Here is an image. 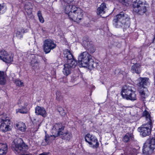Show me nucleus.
<instances>
[{"label": "nucleus", "mask_w": 155, "mask_h": 155, "mask_svg": "<svg viewBox=\"0 0 155 155\" xmlns=\"http://www.w3.org/2000/svg\"><path fill=\"white\" fill-rule=\"evenodd\" d=\"M129 20L130 18L128 15L124 12H121L114 17L113 24L116 28L123 27L126 28L129 26Z\"/></svg>", "instance_id": "nucleus-1"}, {"label": "nucleus", "mask_w": 155, "mask_h": 155, "mask_svg": "<svg viewBox=\"0 0 155 155\" xmlns=\"http://www.w3.org/2000/svg\"><path fill=\"white\" fill-rule=\"evenodd\" d=\"M64 126L61 124H56L52 129V133L55 137L62 135V139L69 140L71 138V134L69 132L64 133Z\"/></svg>", "instance_id": "nucleus-2"}, {"label": "nucleus", "mask_w": 155, "mask_h": 155, "mask_svg": "<svg viewBox=\"0 0 155 155\" xmlns=\"http://www.w3.org/2000/svg\"><path fill=\"white\" fill-rule=\"evenodd\" d=\"M148 5L143 0H136L133 4V10L134 12L139 15L143 14L147 11Z\"/></svg>", "instance_id": "nucleus-3"}, {"label": "nucleus", "mask_w": 155, "mask_h": 155, "mask_svg": "<svg viewBox=\"0 0 155 155\" xmlns=\"http://www.w3.org/2000/svg\"><path fill=\"white\" fill-rule=\"evenodd\" d=\"M131 87L128 85L124 86L121 94L122 97L127 100L134 101L136 99V95Z\"/></svg>", "instance_id": "nucleus-4"}, {"label": "nucleus", "mask_w": 155, "mask_h": 155, "mask_svg": "<svg viewBox=\"0 0 155 155\" xmlns=\"http://www.w3.org/2000/svg\"><path fill=\"white\" fill-rule=\"evenodd\" d=\"M155 148V138L153 137L148 139L144 143L143 149V153L145 155L152 153Z\"/></svg>", "instance_id": "nucleus-5"}, {"label": "nucleus", "mask_w": 155, "mask_h": 155, "mask_svg": "<svg viewBox=\"0 0 155 155\" xmlns=\"http://www.w3.org/2000/svg\"><path fill=\"white\" fill-rule=\"evenodd\" d=\"M10 120L9 118L4 115L0 116V130L5 132L10 130Z\"/></svg>", "instance_id": "nucleus-6"}, {"label": "nucleus", "mask_w": 155, "mask_h": 155, "mask_svg": "<svg viewBox=\"0 0 155 155\" xmlns=\"http://www.w3.org/2000/svg\"><path fill=\"white\" fill-rule=\"evenodd\" d=\"M56 47V44L51 39H47L43 42V48L46 54L49 53L51 50L55 48Z\"/></svg>", "instance_id": "nucleus-7"}, {"label": "nucleus", "mask_w": 155, "mask_h": 155, "mask_svg": "<svg viewBox=\"0 0 155 155\" xmlns=\"http://www.w3.org/2000/svg\"><path fill=\"white\" fill-rule=\"evenodd\" d=\"M92 58L91 56L87 52L85 51L82 53L79 57L78 64L80 67L87 65L86 63Z\"/></svg>", "instance_id": "nucleus-8"}, {"label": "nucleus", "mask_w": 155, "mask_h": 155, "mask_svg": "<svg viewBox=\"0 0 155 155\" xmlns=\"http://www.w3.org/2000/svg\"><path fill=\"white\" fill-rule=\"evenodd\" d=\"M146 124L143 125L138 129L140 134L143 137H145L151 134V130L152 128V123H147Z\"/></svg>", "instance_id": "nucleus-9"}, {"label": "nucleus", "mask_w": 155, "mask_h": 155, "mask_svg": "<svg viewBox=\"0 0 155 155\" xmlns=\"http://www.w3.org/2000/svg\"><path fill=\"white\" fill-rule=\"evenodd\" d=\"M64 57L67 59L66 63L69 65L71 68H74L77 64V62L73 59V56L70 51L68 49L65 50L64 52Z\"/></svg>", "instance_id": "nucleus-10"}, {"label": "nucleus", "mask_w": 155, "mask_h": 155, "mask_svg": "<svg viewBox=\"0 0 155 155\" xmlns=\"http://www.w3.org/2000/svg\"><path fill=\"white\" fill-rule=\"evenodd\" d=\"M85 140L89 144L93 145L94 147L97 148L99 145L98 140L96 137L89 134L86 135Z\"/></svg>", "instance_id": "nucleus-11"}, {"label": "nucleus", "mask_w": 155, "mask_h": 155, "mask_svg": "<svg viewBox=\"0 0 155 155\" xmlns=\"http://www.w3.org/2000/svg\"><path fill=\"white\" fill-rule=\"evenodd\" d=\"M13 58L12 55L8 54L4 50L0 51V59L7 63H11L13 61Z\"/></svg>", "instance_id": "nucleus-12"}, {"label": "nucleus", "mask_w": 155, "mask_h": 155, "mask_svg": "<svg viewBox=\"0 0 155 155\" xmlns=\"http://www.w3.org/2000/svg\"><path fill=\"white\" fill-rule=\"evenodd\" d=\"M138 88H146V86L150 84L149 79L147 78H140L137 80Z\"/></svg>", "instance_id": "nucleus-13"}, {"label": "nucleus", "mask_w": 155, "mask_h": 155, "mask_svg": "<svg viewBox=\"0 0 155 155\" xmlns=\"http://www.w3.org/2000/svg\"><path fill=\"white\" fill-rule=\"evenodd\" d=\"M78 8L75 5H73L71 7V12H70L69 17L70 19L75 21L78 18Z\"/></svg>", "instance_id": "nucleus-14"}, {"label": "nucleus", "mask_w": 155, "mask_h": 155, "mask_svg": "<svg viewBox=\"0 0 155 155\" xmlns=\"http://www.w3.org/2000/svg\"><path fill=\"white\" fill-rule=\"evenodd\" d=\"M35 113L38 115H41L45 117L47 116V113L45 109L43 107L37 106L35 108Z\"/></svg>", "instance_id": "nucleus-15"}, {"label": "nucleus", "mask_w": 155, "mask_h": 155, "mask_svg": "<svg viewBox=\"0 0 155 155\" xmlns=\"http://www.w3.org/2000/svg\"><path fill=\"white\" fill-rule=\"evenodd\" d=\"M138 91L142 99H145L149 94V92L146 88H138Z\"/></svg>", "instance_id": "nucleus-16"}, {"label": "nucleus", "mask_w": 155, "mask_h": 155, "mask_svg": "<svg viewBox=\"0 0 155 155\" xmlns=\"http://www.w3.org/2000/svg\"><path fill=\"white\" fill-rule=\"evenodd\" d=\"M141 65L139 63H136L133 65L131 68V71L133 73L140 74L141 72Z\"/></svg>", "instance_id": "nucleus-17"}, {"label": "nucleus", "mask_w": 155, "mask_h": 155, "mask_svg": "<svg viewBox=\"0 0 155 155\" xmlns=\"http://www.w3.org/2000/svg\"><path fill=\"white\" fill-rule=\"evenodd\" d=\"M24 147V145L23 144H16L15 142L12 143V147L15 151V153H19L22 150Z\"/></svg>", "instance_id": "nucleus-18"}, {"label": "nucleus", "mask_w": 155, "mask_h": 155, "mask_svg": "<svg viewBox=\"0 0 155 155\" xmlns=\"http://www.w3.org/2000/svg\"><path fill=\"white\" fill-rule=\"evenodd\" d=\"M16 129L21 132H25L26 129V126L24 123L20 122L15 124Z\"/></svg>", "instance_id": "nucleus-19"}, {"label": "nucleus", "mask_w": 155, "mask_h": 155, "mask_svg": "<svg viewBox=\"0 0 155 155\" xmlns=\"http://www.w3.org/2000/svg\"><path fill=\"white\" fill-rule=\"evenodd\" d=\"M107 8L106 5L105 3L101 4L100 7L97 9V13L98 15H101L105 13V10Z\"/></svg>", "instance_id": "nucleus-20"}, {"label": "nucleus", "mask_w": 155, "mask_h": 155, "mask_svg": "<svg viewBox=\"0 0 155 155\" xmlns=\"http://www.w3.org/2000/svg\"><path fill=\"white\" fill-rule=\"evenodd\" d=\"M20 104H21V103L19 101L18 103V104L19 105V107H21V108L16 110V113H19L22 114L27 113L28 112L27 108L25 107H24V106L21 104L20 105Z\"/></svg>", "instance_id": "nucleus-21"}, {"label": "nucleus", "mask_w": 155, "mask_h": 155, "mask_svg": "<svg viewBox=\"0 0 155 155\" xmlns=\"http://www.w3.org/2000/svg\"><path fill=\"white\" fill-rule=\"evenodd\" d=\"M8 150L7 145L5 143H0V155H5Z\"/></svg>", "instance_id": "nucleus-22"}, {"label": "nucleus", "mask_w": 155, "mask_h": 155, "mask_svg": "<svg viewBox=\"0 0 155 155\" xmlns=\"http://www.w3.org/2000/svg\"><path fill=\"white\" fill-rule=\"evenodd\" d=\"M86 64L87 65H84L83 67H86L90 69L94 68L96 65V63L94 62L92 58L88 62L86 63Z\"/></svg>", "instance_id": "nucleus-23"}, {"label": "nucleus", "mask_w": 155, "mask_h": 155, "mask_svg": "<svg viewBox=\"0 0 155 155\" xmlns=\"http://www.w3.org/2000/svg\"><path fill=\"white\" fill-rule=\"evenodd\" d=\"M64 66L63 72L64 75L68 76L71 73V68L67 64H64Z\"/></svg>", "instance_id": "nucleus-24"}, {"label": "nucleus", "mask_w": 155, "mask_h": 155, "mask_svg": "<svg viewBox=\"0 0 155 155\" xmlns=\"http://www.w3.org/2000/svg\"><path fill=\"white\" fill-rule=\"evenodd\" d=\"M6 76L5 72L2 71H0V84L4 85L6 82Z\"/></svg>", "instance_id": "nucleus-25"}, {"label": "nucleus", "mask_w": 155, "mask_h": 155, "mask_svg": "<svg viewBox=\"0 0 155 155\" xmlns=\"http://www.w3.org/2000/svg\"><path fill=\"white\" fill-rule=\"evenodd\" d=\"M143 117H145L146 120L147 121V123H152V121L151 120L150 114L149 112L146 110H144L143 113Z\"/></svg>", "instance_id": "nucleus-26"}, {"label": "nucleus", "mask_w": 155, "mask_h": 155, "mask_svg": "<svg viewBox=\"0 0 155 155\" xmlns=\"http://www.w3.org/2000/svg\"><path fill=\"white\" fill-rule=\"evenodd\" d=\"M25 8L26 11L29 14L32 13L31 10L33 8V6L31 3L27 2L25 4Z\"/></svg>", "instance_id": "nucleus-27"}, {"label": "nucleus", "mask_w": 155, "mask_h": 155, "mask_svg": "<svg viewBox=\"0 0 155 155\" xmlns=\"http://www.w3.org/2000/svg\"><path fill=\"white\" fill-rule=\"evenodd\" d=\"M25 32V31L23 28H19L16 33V36L18 38L20 39L23 37V34Z\"/></svg>", "instance_id": "nucleus-28"}, {"label": "nucleus", "mask_w": 155, "mask_h": 155, "mask_svg": "<svg viewBox=\"0 0 155 155\" xmlns=\"http://www.w3.org/2000/svg\"><path fill=\"white\" fill-rule=\"evenodd\" d=\"M83 45L87 49L92 46V42L90 41L88 39L84 38L82 42Z\"/></svg>", "instance_id": "nucleus-29"}, {"label": "nucleus", "mask_w": 155, "mask_h": 155, "mask_svg": "<svg viewBox=\"0 0 155 155\" xmlns=\"http://www.w3.org/2000/svg\"><path fill=\"white\" fill-rule=\"evenodd\" d=\"M40 61L37 56L33 55L32 57V59L30 63L31 65H33L34 64L40 63Z\"/></svg>", "instance_id": "nucleus-30"}, {"label": "nucleus", "mask_w": 155, "mask_h": 155, "mask_svg": "<svg viewBox=\"0 0 155 155\" xmlns=\"http://www.w3.org/2000/svg\"><path fill=\"white\" fill-rule=\"evenodd\" d=\"M37 15L40 22L41 23H43L45 21V20L44 18L42 16V14L41 11L39 10L38 11Z\"/></svg>", "instance_id": "nucleus-31"}, {"label": "nucleus", "mask_w": 155, "mask_h": 155, "mask_svg": "<svg viewBox=\"0 0 155 155\" xmlns=\"http://www.w3.org/2000/svg\"><path fill=\"white\" fill-rule=\"evenodd\" d=\"M118 1L123 5L128 6L130 4V0H118Z\"/></svg>", "instance_id": "nucleus-32"}, {"label": "nucleus", "mask_w": 155, "mask_h": 155, "mask_svg": "<svg viewBox=\"0 0 155 155\" xmlns=\"http://www.w3.org/2000/svg\"><path fill=\"white\" fill-rule=\"evenodd\" d=\"M131 137V134L127 133L124 137L123 140L125 142H128L130 140V138Z\"/></svg>", "instance_id": "nucleus-33"}, {"label": "nucleus", "mask_w": 155, "mask_h": 155, "mask_svg": "<svg viewBox=\"0 0 155 155\" xmlns=\"http://www.w3.org/2000/svg\"><path fill=\"white\" fill-rule=\"evenodd\" d=\"M6 10V7L3 4H0V14H3Z\"/></svg>", "instance_id": "nucleus-34"}, {"label": "nucleus", "mask_w": 155, "mask_h": 155, "mask_svg": "<svg viewBox=\"0 0 155 155\" xmlns=\"http://www.w3.org/2000/svg\"><path fill=\"white\" fill-rule=\"evenodd\" d=\"M56 95L57 98L59 101H61L63 99V96L60 91H57L56 93Z\"/></svg>", "instance_id": "nucleus-35"}, {"label": "nucleus", "mask_w": 155, "mask_h": 155, "mask_svg": "<svg viewBox=\"0 0 155 155\" xmlns=\"http://www.w3.org/2000/svg\"><path fill=\"white\" fill-rule=\"evenodd\" d=\"M84 14L83 11L81 8H78V16L79 15L80 17H78V19L81 20L83 18Z\"/></svg>", "instance_id": "nucleus-36"}, {"label": "nucleus", "mask_w": 155, "mask_h": 155, "mask_svg": "<svg viewBox=\"0 0 155 155\" xmlns=\"http://www.w3.org/2000/svg\"><path fill=\"white\" fill-rule=\"evenodd\" d=\"M71 5L68 4L65 8V12L66 14H68L69 16L70 15L69 13L71 12Z\"/></svg>", "instance_id": "nucleus-37"}, {"label": "nucleus", "mask_w": 155, "mask_h": 155, "mask_svg": "<svg viewBox=\"0 0 155 155\" xmlns=\"http://www.w3.org/2000/svg\"><path fill=\"white\" fill-rule=\"evenodd\" d=\"M32 68L35 71L39 70L40 68V63H37V64H34L33 65H31Z\"/></svg>", "instance_id": "nucleus-38"}, {"label": "nucleus", "mask_w": 155, "mask_h": 155, "mask_svg": "<svg viewBox=\"0 0 155 155\" xmlns=\"http://www.w3.org/2000/svg\"><path fill=\"white\" fill-rule=\"evenodd\" d=\"M15 84L17 85L18 86L22 87L24 86V83L23 82H22L21 81L19 80H16L15 81Z\"/></svg>", "instance_id": "nucleus-39"}, {"label": "nucleus", "mask_w": 155, "mask_h": 155, "mask_svg": "<svg viewBox=\"0 0 155 155\" xmlns=\"http://www.w3.org/2000/svg\"><path fill=\"white\" fill-rule=\"evenodd\" d=\"M58 110L61 116H64L65 114L66 113L65 112L64 110L62 107H59L58 109Z\"/></svg>", "instance_id": "nucleus-40"}, {"label": "nucleus", "mask_w": 155, "mask_h": 155, "mask_svg": "<svg viewBox=\"0 0 155 155\" xmlns=\"http://www.w3.org/2000/svg\"><path fill=\"white\" fill-rule=\"evenodd\" d=\"M132 150V149L130 148L127 152L126 151L124 154L122 153L121 155H132L134 153V152H132L131 151Z\"/></svg>", "instance_id": "nucleus-41"}, {"label": "nucleus", "mask_w": 155, "mask_h": 155, "mask_svg": "<svg viewBox=\"0 0 155 155\" xmlns=\"http://www.w3.org/2000/svg\"><path fill=\"white\" fill-rule=\"evenodd\" d=\"M49 137L48 136H47V135L46 134L45 136V144H44V142H43V144H42L43 145H46L48 144V143H49Z\"/></svg>", "instance_id": "nucleus-42"}, {"label": "nucleus", "mask_w": 155, "mask_h": 155, "mask_svg": "<svg viewBox=\"0 0 155 155\" xmlns=\"http://www.w3.org/2000/svg\"><path fill=\"white\" fill-rule=\"evenodd\" d=\"M88 50L92 53H93L95 51V48L92 45V46L90 47L89 48H88Z\"/></svg>", "instance_id": "nucleus-43"}, {"label": "nucleus", "mask_w": 155, "mask_h": 155, "mask_svg": "<svg viewBox=\"0 0 155 155\" xmlns=\"http://www.w3.org/2000/svg\"><path fill=\"white\" fill-rule=\"evenodd\" d=\"M65 2L67 3L68 4H69L72 2L74 0H63Z\"/></svg>", "instance_id": "nucleus-44"}, {"label": "nucleus", "mask_w": 155, "mask_h": 155, "mask_svg": "<svg viewBox=\"0 0 155 155\" xmlns=\"http://www.w3.org/2000/svg\"><path fill=\"white\" fill-rule=\"evenodd\" d=\"M77 80V78L76 77L73 76L71 78V81L72 82H74L75 81Z\"/></svg>", "instance_id": "nucleus-45"}, {"label": "nucleus", "mask_w": 155, "mask_h": 155, "mask_svg": "<svg viewBox=\"0 0 155 155\" xmlns=\"http://www.w3.org/2000/svg\"><path fill=\"white\" fill-rule=\"evenodd\" d=\"M21 103V104H20V105L21 104V105H22L23 106V105H24V107H26V106H27L28 105V104L27 103H23V102H22V103H21Z\"/></svg>", "instance_id": "nucleus-46"}, {"label": "nucleus", "mask_w": 155, "mask_h": 155, "mask_svg": "<svg viewBox=\"0 0 155 155\" xmlns=\"http://www.w3.org/2000/svg\"><path fill=\"white\" fill-rule=\"evenodd\" d=\"M48 153L46 152H43L41 153L39 155H48Z\"/></svg>", "instance_id": "nucleus-47"}, {"label": "nucleus", "mask_w": 155, "mask_h": 155, "mask_svg": "<svg viewBox=\"0 0 155 155\" xmlns=\"http://www.w3.org/2000/svg\"><path fill=\"white\" fill-rule=\"evenodd\" d=\"M154 41L155 43V37H154Z\"/></svg>", "instance_id": "nucleus-48"}, {"label": "nucleus", "mask_w": 155, "mask_h": 155, "mask_svg": "<svg viewBox=\"0 0 155 155\" xmlns=\"http://www.w3.org/2000/svg\"><path fill=\"white\" fill-rule=\"evenodd\" d=\"M25 155H30V154H25Z\"/></svg>", "instance_id": "nucleus-49"}]
</instances>
